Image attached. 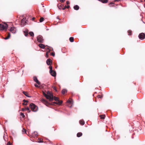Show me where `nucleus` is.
Masks as SVG:
<instances>
[{
    "instance_id": "f257e3e1",
    "label": "nucleus",
    "mask_w": 145,
    "mask_h": 145,
    "mask_svg": "<svg viewBox=\"0 0 145 145\" xmlns=\"http://www.w3.org/2000/svg\"><path fill=\"white\" fill-rule=\"evenodd\" d=\"M43 95L46 99H49L50 101H52L54 99L53 94L49 91H48L46 94L44 92H43Z\"/></svg>"
},
{
    "instance_id": "f03ea898",
    "label": "nucleus",
    "mask_w": 145,
    "mask_h": 145,
    "mask_svg": "<svg viewBox=\"0 0 145 145\" xmlns=\"http://www.w3.org/2000/svg\"><path fill=\"white\" fill-rule=\"evenodd\" d=\"M29 106L31 110L33 111L36 112L38 110L37 107L33 103H31Z\"/></svg>"
},
{
    "instance_id": "7ed1b4c3",
    "label": "nucleus",
    "mask_w": 145,
    "mask_h": 145,
    "mask_svg": "<svg viewBox=\"0 0 145 145\" xmlns=\"http://www.w3.org/2000/svg\"><path fill=\"white\" fill-rule=\"evenodd\" d=\"M7 27L8 25L6 24H5V25L0 24V30H6Z\"/></svg>"
},
{
    "instance_id": "20e7f679",
    "label": "nucleus",
    "mask_w": 145,
    "mask_h": 145,
    "mask_svg": "<svg viewBox=\"0 0 145 145\" xmlns=\"http://www.w3.org/2000/svg\"><path fill=\"white\" fill-rule=\"evenodd\" d=\"M54 99L56 101H58V102H54L53 103L54 104H56L59 105H60L62 104V101H59V99L58 97H54Z\"/></svg>"
},
{
    "instance_id": "39448f33",
    "label": "nucleus",
    "mask_w": 145,
    "mask_h": 145,
    "mask_svg": "<svg viewBox=\"0 0 145 145\" xmlns=\"http://www.w3.org/2000/svg\"><path fill=\"white\" fill-rule=\"evenodd\" d=\"M37 40L39 42L43 43V39L41 36H38L37 38Z\"/></svg>"
},
{
    "instance_id": "423d86ee",
    "label": "nucleus",
    "mask_w": 145,
    "mask_h": 145,
    "mask_svg": "<svg viewBox=\"0 0 145 145\" xmlns=\"http://www.w3.org/2000/svg\"><path fill=\"white\" fill-rule=\"evenodd\" d=\"M138 37L140 39L143 40L145 38V34L144 33H141L139 35Z\"/></svg>"
},
{
    "instance_id": "0eeeda50",
    "label": "nucleus",
    "mask_w": 145,
    "mask_h": 145,
    "mask_svg": "<svg viewBox=\"0 0 145 145\" xmlns=\"http://www.w3.org/2000/svg\"><path fill=\"white\" fill-rule=\"evenodd\" d=\"M46 49H47V52L46 53V58H47L48 57V54L50 52L51 50L49 48L47 47L46 48Z\"/></svg>"
},
{
    "instance_id": "6e6552de",
    "label": "nucleus",
    "mask_w": 145,
    "mask_h": 145,
    "mask_svg": "<svg viewBox=\"0 0 145 145\" xmlns=\"http://www.w3.org/2000/svg\"><path fill=\"white\" fill-rule=\"evenodd\" d=\"M10 31L12 33H15L16 32V29L14 27H12L10 29Z\"/></svg>"
},
{
    "instance_id": "1a4fd4ad",
    "label": "nucleus",
    "mask_w": 145,
    "mask_h": 145,
    "mask_svg": "<svg viewBox=\"0 0 145 145\" xmlns=\"http://www.w3.org/2000/svg\"><path fill=\"white\" fill-rule=\"evenodd\" d=\"M46 63L48 65H50L52 63V61L50 59H48L46 60Z\"/></svg>"
},
{
    "instance_id": "9d476101",
    "label": "nucleus",
    "mask_w": 145,
    "mask_h": 145,
    "mask_svg": "<svg viewBox=\"0 0 145 145\" xmlns=\"http://www.w3.org/2000/svg\"><path fill=\"white\" fill-rule=\"evenodd\" d=\"M33 80H34V81L36 82L37 83V84H38L39 85L40 84V82L39 81V80H38L37 78L36 77V76L34 77H33Z\"/></svg>"
},
{
    "instance_id": "9b49d317",
    "label": "nucleus",
    "mask_w": 145,
    "mask_h": 145,
    "mask_svg": "<svg viewBox=\"0 0 145 145\" xmlns=\"http://www.w3.org/2000/svg\"><path fill=\"white\" fill-rule=\"evenodd\" d=\"M50 73L51 75L52 76L55 77L56 76V72L54 71H50Z\"/></svg>"
},
{
    "instance_id": "f8f14e48",
    "label": "nucleus",
    "mask_w": 145,
    "mask_h": 145,
    "mask_svg": "<svg viewBox=\"0 0 145 145\" xmlns=\"http://www.w3.org/2000/svg\"><path fill=\"white\" fill-rule=\"evenodd\" d=\"M22 111H24L25 110H27L28 111V112H30V110L29 108L27 107L26 108H23L22 109Z\"/></svg>"
},
{
    "instance_id": "ddd939ff",
    "label": "nucleus",
    "mask_w": 145,
    "mask_h": 145,
    "mask_svg": "<svg viewBox=\"0 0 145 145\" xmlns=\"http://www.w3.org/2000/svg\"><path fill=\"white\" fill-rule=\"evenodd\" d=\"M39 46L40 48L42 49H44L45 48V46L44 45L42 44H39Z\"/></svg>"
},
{
    "instance_id": "4468645a",
    "label": "nucleus",
    "mask_w": 145,
    "mask_h": 145,
    "mask_svg": "<svg viewBox=\"0 0 145 145\" xmlns=\"http://www.w3.org/2000/svg\"><path fill=\"white\" fill-rule=\"evenodd\" d=\"M37 135L38 133L36 131L34 132L33 133L32 135V136L34 137H37Z\"/></svg>"
},
{
    "instance_id": "2eb2a0df",
    "label": "nucleus",
    "mask_w": 145,
    "mask_h": 145,
    "mask_svg": "<svg viewBox=\"0 0 145 145\" xmlns=\"http://www.w3.org/2000/svg\"><path fill=\"white\" fill-rule=\"evenodd\" d=\"M41 101L43 103L45 104L46 105L48 104V102L45 99H42L41 100Z\"/></svg>"
},
{
    "instance_id": "dca6fc26",
    "label": "nucleus",
    "mask_w": 145,
    "mask_h": 145,
    "mask_svg": "<svg viewBox=\"0 0 145 145\" xmlns=\"http://www.w3.org/2000/svg\"><path fill=\"white\" fill-rule=\"evenodd\" d=\"M73 8L75 10H78L79 9V7L78 5L74 6Z\"/></svg>"
},
{
    "instance_id": "f3484780",
    "label": "nucleus",
    "mask_w": 145,
    "mask_h": 145,
    "mask_svg": "<svg viewBox=\"0 0 145 145\" xmlns=\"http://www.w3.org/2000/svg\"><path fill=\"white\" fill-rule=\"evenodd\" d=\"M79 123L80 124L82 125H84L85 123L84 121L82 120L80 121Z\"/></svg>"
},
{
    "instance_id": "a211bd4d",
    "label": "nucleus",
    "mask_w": 145,
    "mask_h": 145,
    "mask_svg": "<svg viewBox=\"0 0 145 145\" xmlns=\"http://www.w3.org/2000/svg\"><path fill=\"white\" fill-rule=\"evenodd\" d=\"M38 142L39 143H42L43 142L42 141V139L41 138H39L38 139Z\"/></svg>"
},
{
    "instance_id": "6ab92c4d",
    "label": "nucleus",
    "mask_w": 145,
    "mask_h": 145,
    "mask_svg": "<svg viewBox=\"0 0 145 145\" xmlns=\"http://www.w3.org/2000/svg\"><path fill=\"white\" fill-rule=\"evenodd\" d=\"M82 135V133H78L77 134V136L78 137H80Z\"/></svg>"
},
{
    "instance_id": "aec40b11",
    "label": "nucleus",
    "mask_w": 145,
    "mask_h": 145,
    "mask_svg": "<svg viewBox=\"0 0 145 145\" xmlns=\"http://www.w3.org/2000/svg\"><path fill=\"white\" fill-rule=\"evenodd\" d=\"M69 40L71 42H73L74 41V38L72 37H70L69 38Z\"/></svg>"
},
{
    "instance_id": "412c9836",
    "label": "nucleus",
    "mask_w": 145,
    "mask_h": 145,
    "mask_svg": "<svg viewBox=\"0 0 145 145\" xmlns=\"http://www.w3.org/2000/svg\"><path fill=\"white\" fill-rule=\"evenodd\" d=\"M67 90L66 89H63L62 91V93L63 94H64L65 93L67 92Z\"/></svg>"
},
{
    "instance_id": "4be33fe9",
    "label": "nucleus",
    "mask_w": 145,
    "mask_h": 145,
    "mask_svg": "<svg viewBox=\"0 0 145 145\" xmlns=\"http://www.w3.org/2000/svg\"><path fill=\"white\" fill-rule=\"evenodd\" d=\"M24 33L25 35V36H27L28 35V31L27 30L24 31Z\"/></svg>"
},
{
    "instance_id": "5701e85b",
    "label": "nucleus",
    "mask_w": 145,
    "mask_h": 145,
    "mask_svg": "<svg viewBox=\"0 0 145 145\" xmlns=\"http://www.w3.org/2000/svg\"><path fill=\"white\" fill-rule=\"evenodd\" d=\"M100 1L103 3H106L108 2V0H101Z\"/></svg>"
},
{
    "instance_id": "b1692460",
    "label": "nucleus",
    "mask_w": 145,
    "mask_h": 145,
    "mask_svg": "<svg viewBox=\"0 0 145 145\" xmlns=\"http://www.w3.org/2000/svg\"><path fill=\"white\" fill-rule=\"evenodd\" d=\"M23 93L26 96L29 97L28 95V93L25 92V91H23Z\"/></svg>"
},
{
    "instance_id": "393cba45",
    "label": "nucleus",
    "mask_w": 145,
    "mask_h": 145,
    "mask_svg": "<svg viewBox=\"0 0 145 145\" xmlns=\"http://www.w3.org/2000/svg\"><path fill=\"white\" fill-rule=\"evenodd\" d=\"M22 133L23 134H25L26 133V130L24 129H23L22 130Z\"/></svg>"
},
{
    "instance_id": "a878e982",
    "label": "nucleus",
    "mask_w": 145,
    "mask_h": 145,
    "mask_svg": "<svg viewBox=\"0 0 145 145\" xmlns=\"http://www.w3.org/2000/svg\"><path fill=\"white\" fill-rule=\"evenodd\" d=\"M29 34L30 35V36L32 37H33L34 36V34L32 32H29Z\"/></svg>"
},
{
    "instance_id": "bb28decb",
    "label": "nucleus",
    "mask_w": 145,
    "mask_h": 145,
    "mask_svg": "<svg viewBox=\"0 0 145 145\" xmlns=\"http://www.w3.org/2000/svg\"><path fill=\"white\" fill-rule=\"evenodd\" d=\"M69 7H70L69 5H68L67 6H65L64 8H62V9H63V10H64L65 9V8H69Z\"/></svg>"
},
{
    "instance_id": "cd10ccee",
    "label": "nucleus",
    "mask_w": 145,
    "mask_h": 145,
    "mask_svg": "<svg viewBox=\"0 0 145 145\" xmlns=\"http://www.w3.org/2000/svg\"><path fill=\"white\" fill-rule=\"evenodd\" d=\"M20 116L23 118H24L25 117V116L24 114L22 112L20 113Z\"/></svg>"
},
{
    "instance_id": "c85d7f7f",
    "label": "nucleus",
    "mask_w": 145,
    "mask_h": 145,
    "mask_svg": "<svg viewBox=\"0 0 145 145\" xmlns=\"http://www.w3.org/2000/svg\"><path fill=\"white\" fill-rule=\"evenodd\" d=\"M44 20V18L43 17H41L40 18L39 21L40 22H42Z\"/></svg>"
},
{
    "instance_id": "c756f323",
    "label": "nucleus",
    "mask_w": 145,
    "mask_h": 145,
    "mask_svg": "<svg viewBox=\"0 0 145 145\" xmlns=\"http://www.w3.org/2000/svg\"><path fill=\"white\" fill-rule=\"evenodd\" d=\"M100 116L101 119H104L105 118V116L103 115H100Z\"/></svg>"
},
{
    "instance_id": "7c9ffc66",
    "label": "nucleus",
    "mask_w": 145,
    "mask_h": 145,
    "mask_svg": "<svg viewBox=\"0 0 145 145\" xmlns=\"http://www.w3.org/2000/svg\"><path fill=\"white\" fill-rule=\"evenodd\" d=\"M49 69H50V71H52V66L50 65L49 67Z\"/></svg>"
},
{
    "instance_id": "2f4dec72",
    "label": "nucleus",
    "mask_w": 145,
    "mask_h": 145,
    "mask_svg": "<svg viewBox=\"0 0 145 145\" xmlns=\"http://www.w3.org/2000/svg\"><path fill=\"white\" fill-rule=\"evenodd\" d=\"M128 35H131V30H129L128 31Z\"/></svg>"
},
{
    "instance_id": "473e14b6",
    "label": "nucleus",
    "mask_w": 145,
    "mask_h": 145,
    "mask_svg": "<svg viewBox=\"0 0 145 145\" xmlns=\"http://www.w3.org/2000/svg\"><path fill=\"white\" fill-rule=\"evenodd\" d=\"M97 97L98 98H101L102 97V96L100 95H99L97 96Z\"/></svg>"
},
{
    "instance_id": "72a5a7b5",
    "label": "nucleus",
    "mask_w": 145,
    "mask_h": 145,
    "mask_svg": "<svg viewBox=\"0 0 145 145\" xmlns=\"http://www.w3.org/2000/svg\"><path fill=\"white\" fill-rule=\"evenodd\" d=\"M67 102L68 103H69L70 104H71V100H68L67 101Z\"/></svg>"
},
{
    "instance_id": "f704fd0d",
    "label": "nucleus",
    "mask_w": 145,
    "mask_h": 145,
    "mask_svg": "<svg viewBox=\"0 0 145 145\" xmlns=\"http://www.w3.org/2000/svg\"><path fill=\"white\" fill-rule=\"evenodd\" d=\"M9 38H10L9 36H7V37H6L5 38V39H6V40H7V39H9Z\"/></svg>"
},
{
    "instance_id": "c9c22d12",
    "label": "nucleus",
    "mask_w": 145,
    "mask_h": 145,
    "mask_svg": "<svg viewBox=\"0 0 145 145\" xmlns=\"http://www.w3.org/2000/svg\"><path fill=\"white\" fill-rule=\"evenodd\" d=\"M51 55H52V56H55V54L54 53V52H52V53L51 54Z\"/></svg>"
},
{
    "instance_id": "e433bc0d",
    "label": "nucleus",
    "mask_w": 145,
    "mask_h": 145,
    "mask_svg": "<svg viewBox=\"0 0 145 145\" xmlns=\"http://www.w3.org/2000/svg\"><path fill=\"white\" fill-rule=\"evenodd\" d=\"M6 145H12V144L9 142Z\"/></svg>"
},
{
    "instance_id": "4c0bfd02",
    "label": "nucleus",
    "mask_w": 145,
    "mask_h": 145,
    "mask_svg": "<svg viewBox=\"0 0 145 145\" xmlns=\"http://www.w3.org/2000/svg\"><path fill=\"white\" fill-rule=\"evenodd\" d=\"M57 6L58 7V8L60 9H62V7H60V6H59V4H58V5H57Z\"/></svg>"
},
{
    "instance_id": "58836bf2",
    "label": "nucleus",
    "mask_w": 145,
    "mask_h": 145,
    "mask_svg": "<svg viewBox=\"0 0 145 145\" xmlns=\"http://www.w3.org/2000/svg\"><path fill=\"white\" fill-rule=\"evenodd\" d=\"M24 20H25V19L23 18L22 20H21V23H22V24L23 23V22H24Z\"/></svg>"
},
{
    "instance_id": "ea45409f",
    "label": "nucleus",
    "mask_w": 145,
    "mask_h": 145,
    "mask_svg": "<svg viewBox=\"0 0 145 145\" xmlns=\"http://www.w3.org/2000/svg\"><path fill=\"white\" fill-rule=\"evenodd\" d=\"M53 89H54L56 91H57V90L56 88V87H53Z\"/></svg>"
},
{
    "instance_id": "a19ab883",
    "label": "nucleus",
    "mask_w": 145,
    "mask_h": 145,
    "mask_svg": "<svg viewBox=\"0 0 145 145\" xmlns=\"http://www.w3.org/2000/svg\"><path fill=\"white\" fill-rule=\"evenodd\" d=\"M35 86L36 87H39L38 85L37 84H35Z\"/></svg>"
},
{
    "instance_id": "79ce46f5",
    "label": "nucleus",
    "mask_w": 145,
    "mask_h": 145,
    "mask_svg": "<svg viewBox=\"0 0 145 145\" xmlns=\"http://www.w3.org/2000/svg\"><path fill=\"white\" fill-rule=\"evenodd\" d=\"M61 2H63L65 0H60Z\"/></svg>"
},
{
    "instance_id": "37998d69",
    "label": "nucleus",
    "mask_w": 145,
    "mask_h": 145,
    "mask_svg": "<svg viewBox=\"0 0 145 145\" xmlns=\"http://www.w3.org/2000/svg\"><path fill=\"white\" fill-rule=\"evenodd\" d=\"M66 3L67 5H68L69 4V1H67L66 2Z\"/></svg>"
},
{
    "instance_id": "c03bdc74",
    "label": "nucleus",
    "mask_w": 145,
    "mask_h": 145,
    "mask_svg": "<svg viewBox=\"0 0 145 145\" xmlns=\"http://www.w3.org/2000/svg\"><path fill=\"white\" fill-rule=\"evenodd\" d=\"M114 3H111L109 4V5H112V4H113Z\"/></svg>"
},
{
    "instance_id": "a18cd8bd",
    "label": "nucleus",
    "mask_w": 145,
    "mask_h": 145,
    "mask_svg": "<svg viewBox=\"0 0 145 145\" xmlns=\"http://www.w3.org/2000/svg\"><path fill=\"white\" fill-rule=\"evenodd\" d=\"M120 1V0H114V1L115 2H116V1L119 2Z\"/></svg>"
},
{
    "instance_id": "49530a36",
    "label": "nucleus",
    "mask_w": 145,
    "mask_h": 145,
    "mask_svg": "<svg viewBox=\"0 0 145 145\" xmlns=\"http://www.w3.org/2000/svg\"><path fill=\"white\" fill-rule=\"evenodd\" d=\"M23 101L24 102H27V101L25 100H24Z\"/></svg>"
},
{
    "instance_id": "de8ad7c7",
    "label": "nucleus",
    "mask_w": 145,
    "mask_h": 145,
    "mask_svg": "<svg viewBox=\"0 0 145 145\" xmlns=\"http://www.w3.org/2000/svg\"><path fill=\"white\" fill-rule=\"evenodd\" d=\"M8 36H9V37H10V33H8Z\"/></svg>"
},
{
    "instance_id": "09e8293b",
    "label": "nucleus",
    "mask_w": 145,
    "mask_h": 145,
    "mask_svg": "<svg viewBox=\"0 0 145 145\" xmlns=\"http://www.w3.org/2000/svg\"><path fill=\"white\" fill-rule=\"evenodd\" d=\"M8 36H9V37H10V33H8Z\"/></svg>"
},
{
    "instance_id": "8fccbe9b",
    "label": "nucleus",
    "mask_w": 145,
    "mask_h": 145,
    "mask_svg": "<svg viewBox=\"0 0 145 145\" xmlns=\"http://www.w3.org/2000/svg\"><path fill=\"white\" fill-rule=\"evenodd\" d=\"M23 105H27V103L25 104L24 103H23Z\"/></svg>"
},
{
    "instance_id": "3c124183",
    "label": "nucleus",
    "mask_w": 145,
    "mask_h": 145,
    "mask_svg": "<svg viewBox=\"0 0 145 145\" xmlns=\"http://www.w3.org/2000/svg\"><path fill=\"white\" fill-rule=\"evenodd\" d=\"M34 19H35V18H32V20H34Z\"/></svg>"
},
{
    "instance_id": "603ef678",
    "label": "nucleus",
    "mask_w": 145,
    "mask_h": 145,
    "mask_svg": "<svg viewBox=\"0 0 145 145\" xmlns=\"http://www.w3.org/2000/svg\"><path fill=\"white\" fill-rule=\"evenodd\" d=\"M52 50H53V49L52 48Z\"/></svg>"
},
{
    "instance_id": "864d4df0",
    "label": "nucleus",
    "mask_w": 145,
    "mask_h": 145,
    "mask_svg": "<svg viewBox=\"0 0 145 145\" xmlns=\"http://www.w3.org/2000/svg\"><path fill=\"white\" fill-rule=\"evenodd\" d=\"M144 1L145 2V0H144Z\"/></svg>"
}]
</instances>
